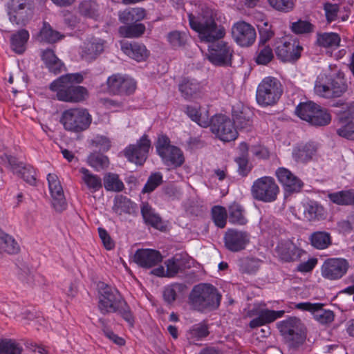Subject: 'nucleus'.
I'll use <instances>...</instances> for the list:
<instances>
[{
  "instance_id": "nucleus-13",
  "label": "nucleus",
  "mask_w": 354,
  "mask_h": 354,
  "mask_svg": "<svg viewBox=\"0 0 354 354\" xmlns=\"http://www.w3.org/2000/svg\"><path fill=\"white\" fill-rule=\"evenodd\" d=\"M302 49L296 39L285 37L277 43L275 53L282 62H293L300 57Z\"/></svg>"
},
{
  "instance_id": "nucleus-55",
  "label": "nucleus",
  "mask_w": 354,
  "mask_h": 354,
  "mask_svg": "<svg viewBox=\"0 0 354 354\" xmlns=\"http://www.w3.org/2000/svg\"><path fill=\"white\" fill-rule=\"evenodd\" d=\"M187 35L185 32L171 31L167 35V40L171 46L174 48H180L186 44Z\"/></svg>"
},
{
  "instance_id": "nucleus-42",
  "label": "nucleus",
  "mask_w": 354,
  "mask_h": 354,
  "mask_svg": "<svg viewBox=\"0 0 354 354\" xmlns=\"http://www.w3.org/2000/svg\"><path fill=\"white\" fill-rule=\"evenodd\" d=\"M79 12L81 15L97 20L100 17L99 6L92 0H84L78 6Z\"/></svg>"
},
{
  "instance_id": "nucleus-57",
  "label": "nucleus",
  "mask_w": 354,
  "mask_h": 354,
  "mask_svg": "<svg viewBox=\"0 0 354 354\" xmlns=\"http://www.w3.org/2000/svg\"><path fill=\"white\" fill-rule=\"evenodd\" d=\"M1 239L3 236H0ZM1 245V253L4 251L8 254H16L19 251V246L15 240L10 235L3 236Z\"/></svg>"
},
{
  "instance_id": "nucleus-3",
  "label": "nucleus",
  "mask_w": 354,
  "mask_h": 354,
  "mask_svg": "<svg viewBox=\"0 0 354 354\" xmlns=\"http://www.w3.org/2000/svg\"><path fill=\"white\" fill-rule=\"evenodd\" d=\"M221 295L213 285L199 283L192 288L189 295V304L198 311H211L218 308Z\"/></svg>"
},
{
  "instance_id": "nucleus-18",
  "label": "nucleus",
  "mask_w": 354,
  "mask_h": 354,
  "mask_svg": "<svg viewBox=\"0 0 354 354\" xmlns=\"http://www.w3.org/2000/svg\"><path fill=\"white\" fill-rule=\"evenodd\" d=\"M47 180L52 197V205L57 212H61L66 209L67 203L60 181L55 174H48Z\"/></svg>"
},
{
  "instance_id": "nucleus-46",
  "label": "nucleus",
  "mask_w": 354,
  "mask_h": 354,
  "mask_svg": "<svg viewBox=\"0 0 354 354\" xmlns=\"http://www.w3.org/2000/svg\"><path fill=\"white\" fill-rule=\"evenodd\" d=\"M134 207L133 203L123 195H118L114 198L113 209L115 212L130 214Z\"/></svg>"
},
{
  "instance_id": "nucleus-59",
  "label": "nucleus",
  "mask_w": 354,
  "mask_h": 354,
  "mask_svg": "<svg viewBox=\"0 0 354 354\" xmlns=\"http://www.w3.org/2000/svg\"><path fill=\"white\" fill-rule=\"evenodd\" d=\"M162 182V175L160 172L152 174L145 185L142 192L150 193L153 192Z\"/></svg>"
},
{
  "instance_id": "nucleus-12",
  "label": "nucleus",
  "mask_w": 354,
  "mask_h": 354,
  "mask_svg": "<svg viewBox=\"0 0 354 354\" xmlns=\"http://www.w3.org/2000/svg\"><path fill=\"white\" fill-rule=\"evenodd\" d=\"M151 141L147 135H143L136 144L129 145L124 150L127 159L138 165H142L147 158Z\"/></svg>"
},
{
  "instance_id": "nucleus-22",
  "label": "nucleus",
  "mask_w": 354,
  "mask_h": 354,
  "mask_svg": "<svg viewBox=\"0 0 354 354\" xmlns=\"http://www.w3.org/2000/svg\"><path fill=\"white\" fill-rule=\"evenodd\" d=\"M275 174L279 182L288 192H298L303 186L301 180L288 169L279 167L277 169Z\"/></svg>"
},
{
  "instance_id": "nucleus-24",
  "label": "nucleus",
  "mask_w": 354,
  "mask_h": 354,
  "mask_svg": "<svg viewBox=\"0 0 354 354\" xmlns=\"http://www.w3.org/2000/svg\"><path fill=\"white\" fill-rule=\"evenodd\" d=\"M134 261L142 268H149L162 261L160 252L152 249L138 250L133 257Z\"/></svg>"
},
{
  "instance_id": "nucleus-39",
  "label": "nucleus",
  "mask_w": 354,
  "mask_h": 354,
  "mask_svg": "<svg viewBox=\"0 0 354 354\" xmlns=\"http://www.w3.org/2000/svg\"><path fill=\"white\" fill-rule=\"evenodd\" d=\"M186 113L188 117L203 127H207L210 124V119L207 111L201 112L196 106H187Z\"/></svg>"
},
{
  "instance_id": "nucleus-32",
  "label": "nucleus",
  "mask_w": 354,
  "mask_h": 354,
  "mask_svg": "<svg viewBox=\"0 0 354 354\" xmlns=\"http://www.w3.org/2000/svg\"><path fill=\"white\" fill-rule=\"evenodd\" d=\"M80 173L82 174V182L92 193H95L102 187L101 178L91 173L88 169L82 167L80 169Z\"/></svg>"
},
{
  "instance_id": "nucleus-35",
  "label": "nucleus",
  "mask_w": 354,
  "mask_h": 354,
  "mask_svg": "<svg viewBox=\"0 0 354 354\" xmlns=\"http://www.w3.org/2000/svg\"><path fill=\"white\" fill-rule=\"evenodd\" d=\"M312 246L317 250H324L332 244V237L330 233L325 231H317L312 233L309 237Z\"/></svg>"
},
{
  "instance_id": "nucleus-40",
  "label": "nucleus",
  "mask_w": 354,
  "mask_h": 354,
  "mask_svg": "<svg viewBox=\"0 0 354 354\" xmlns=\"http://www.w3.org/2000/svg\"><path fill=\"white\" fill-rule=\"evenodd\" d=\"M328 198L338 205H353L354 204V190L339 191L328 194Z\"/></svg>"
},
{
  "instance_id": "nucleus-54",
  "label": "nucleus",
  "mask_w": 354,
  "mask_h": 354,
  "mask_svg": "<svg viewBox=\"0 0 354 354\" xmlns=\"http://www.w3.org/2000/svg\"><path fill=\"white\" fill-rule=\"evenodd\" d=\"M22 348L11 339H0V354H21Z\"/></svg>"
},
{
  "instance_id": "nucleus-28",
  "label": "nucleus",
  "mask_w": 354,
  "mask_h": 354,
  "mask_svg": "<svg viewBox=\"0 0 354 354\" xmlns=\"http://www.w3.org/2000/svg\"><path fill=\"white\" fill-rule=\"evenodd\" d=\"M121 49L124 54L138 62L145 60L149 55L145 46L137 42H124Z\"/></svg>"
},
{
  "instance_id": "nucleus-8",
  "label": "nucleus",
  "mask_w": 354,
  "mask_h": 354,
  "mask_svg": "<svg viewBox=\"0 0 354 354\" xmlns=\"http://www.w3.org/2000/svg\"><path fill=\"white\" fill-rule=\"evenodd\" d=\"M156 148L158 154L167 166L176 168L184 163L185 158L183 151L178 147L171 145L167 136H159Z\"/></svg>"
},
{
  "instance_id": "nucleus-29",
  "label": "nucleus",
  "mask_w": 354,
  "mask_h": 354,
  "mask_svg": "<svg viewBox=\"0 0 354 354\" xmlns=\"http://www.w3.org/2000/svg\"><path fill=\"white\" fill-rule=\"evenodd\" d=\"M353 115L344 111L339 115V122L340 127L337 130V133L343 138L351 139L354 136V122L352 120Z\"/></svg>"
},
{
  "instance_id": "nucleus-6",
  "label": "nucleus",
  "mask_w": 354,
  "mask_h": 354,
  "mask_svg": "<svg viewBox=\"0 0 354 354\" xmlns=\"http://www.w3.org/2000/svg\"><path fill=\"white\" fill-rule=\"evenodd\" d=\"M280 82L275 77H267L259 84L257 90V101L261 106L275 104L282 94Z\"/></svg>"
},
{
  "instance_id": "nucleus-21",
  "label": "nucleus",
  "mask_w": 354,
  "mask_h": 354,
  "mask_svg": "<svg viewBox=\"0 0 354 354\" xmlns=\"http://www.w3.org/2000/svg\"><path fill=\"white\" fill-rule=\"evenodd\" d=\"M284 310H272L267 308L252 309L250 311V316L256 315L257 317L252 319L249 324L251 328H255L274 322L278 318H281L284 315Z\"/></svg>"
},
{
  "instance_id": "nucleus-9",
  "label": "nucleus",
  "mask_w": 354,
  "mask_h": 354,
  "mask_svg": "<svg viewBox=\"0 0 354 354\" xmlns=\"http://www.w3.org/2000/svg\"><path fill=\"white\" fill-rule=\"evenodd\" d=\"M10 21L17 26H25L34 15V0H8Z\"/></svg>"
},
{
  "instance_id": "nucleus-47",
  "label": "nucleus",
  "mask_w": 354,
  "mask_h": 354,
  "mask_svg": "<svg viewBox=\"0 0 354 354\" xmlns=\"http://www.w3.org/2000/svg\"><path fill=\"white\" fill-rule=\"evenodd\" d=\"M239 149L241 151V154L236 159V162L239 166V173L244 176L250 171V167L248 166V145L245 142L241 143Z\"/></svg>"
},
{
  "instance_id": "nucleus-56",
  "label": "nucleus",
  "mask_w": 354,
  "mask_h": 354,
  "mask_svg": "<svg viewBox=\"0 0 354 354\" xmlns=\"http://www.w3.org/2000/svg\"><path fill=\"white\" fill-rule=\"evenodd\" d=\"M269 5L275 10L287 13L293 10L295 0H268Z\"/></svg>"
},
{
  "instance_id": "nucleus-64",
  "label": "nucleus",
  "mask_w": 354,
  "mask_h": 354,
  "mask_svg": "<svg viewBox=\"0 0 354 354\" xmlns=\"http://www.w3.org/2000/svg\"><path fill=\"white\" fill-rule=\"evenodd\" d=\"M327 21L329 22L333 21L337 17L339 11V6L337 4L326 3L324 6Z\"/></svg>"
},
{
  "instance_id": "nucleus-62",
  "label": "nucleus",
  "mask_w": 354,
  "mask_h": 354,
  "mask_svg": "<svg viewBox=\"0 0 354 354\" xmlns=\"http://www.w3.org/2000/svg\"><path fill=\"white\" fill-rule=\"evenodd\" d=\"M322 207L316 203H308L304 209V215L308 221H313L317 218V215L321 212Z\"/></svg>"
},
{
  "instance_id": "nucleus-52",
  "label": "nucleus",
  "mask_w": 354,
  "mask_h": 354,
  "mask_svg": "<svg viewBox=\"0 0 354 354\" xmlns=\"http://www.w3.org/2000/svg\"><path fill=\"white\" fill-rule=\"evenodd\" d=\"M212 217L215 225L224 228L226 225L227 213L225 207L222 206H214L212 208Z\"/></svg>"
},
{
  "instance_id": "nucleus-34",
  "label": "nucleus",
  "mask_w": 354,
  "mask_h": 354,
  "mask_svg": "<svg viewBox=\"0 0 354 354\" xmlns=\"http://www.w3.org/2000/svg\"><path fill=\"white\" fill-rule=\"evenodd\" d=\"M141 214L147 224L158 230H161L163 227V223L160 217L154 212V210L148 203H142Z\"/></svg>"
},
{
  "instance_id": "nucleus-16",
  "label": "nucleus",
  "mask_w": 354,
  "mask_h": 354,
  "mask_svg": "<svg viewBox=\"0 0 354 354\" xmlns=\"http://www.w3.org/2000/svg\"><path fill=\"white\" fill-rule=\"evenodd\" d=\"M232 35L234 40L243 47L253 44L257 37L254 28L243 21H239L233 25Z\"/></svg>"
},
{
  "instance_id": "nucleus-20",
  "label": "nucleus",
  "mask_w": 354,
  "mask_h": 354,
  "mask_svg": "<svg viewBox=\"0 0 354 354\" xmlns=\"http://www.w3.org/2000/svg\"><path fill=\"white\" fill-rule=\"evenodd\" d=\"M225 245L232 252H239L245 249L250 241V235L247 232L229 229L224 237Z\"/></svg>"
},
{
  "instance_id": "nucleus-7",
  "label": "nucleus",
  "mask_w": 354,
  "mask_h": 354,
  "mask_svg": "<svg viewBox=\"0 0 354 354\" xmlns=\"http://www.w3.org/2000/svg\"><path fill=\"white\" fill-rule=\"evenodd\" d=\"M280 189L274 179L270 176H263L257 179L251 187L252 197L263 203L275 201Z\"/></svg>"
},
{
  "instance_id": "nucleus-10",
  "label": "nucleus",
  "mask_w": 354,
  "mask_h": 354,
  "mask_svg": "<svg viewBox=\"0 0 354 354\" xmlns=\"http://www.w3.org/2000/svg\"><path fill=\"white\" fill-rule=\"evenodd\" d=\"M212 132L223 142L233 141L238 131L232 120L225 115H216L210 120Z\"/></svg>"
},
{
  "instance_id": "nucleus-11",
  "label": "nucleus",
  "mask_w": 354,
  "mask_h": 354,
  "mask_svg": "<svg viewBox=\"0 0 354 354\" xmlns=\"http://www.w3.org/2000/svg\"><path fill=\"white\" fill-rule=\"evenodd\" d=\"M125 301L117 289L106 285L100 292L98 308L104 315L116 313Z\"/></svg>"
},
{
  "instance_id": "nucleus-63",
  "label": "nucleus",
  "mask_w": 354,
  "mask_h": 354,
  "mask_svg": "<svg viewBox=\"0 0 354 354\" xmlns=\"http://www.w3.org/2000/svg\"><path fill=\"white\" fill-rule=\"evenodd\" d=\"M116 313H118L122 316V317L128 323L129 326H133L135 322L134 316L126 301Z\"/></svg>"
},
{
  "instance_id": "nucleus-48",
  "label": "nucleus",
  "mask_w": 354,
  "mask_h": 354,
  "mask_svg": "<svg viewBox=\"0 0 354 354\" xmlns=\"http://www.w3.org/2000/svg\"><path fill=\"white\" fill-rule=\"evenodd\" d=\"M145 31V26L142 24H135L129 26L120 27L119 33L121 36L128 38L138 37Z\"/></svg>"
},
{
  "instance_id": "nucleus-2",
  "label": "nucleus",
  "mask_w": 354,
  "mask_h": 354,
  "mask_svg": "<svg viewBox=\"0 0 354 354\" xmlns=\"http://www.w3.org/2000/svg\"><path fill=\"white\" fill-rule=\"evenodd\" d=\"M84 80L80 73H68L60 76L50 84V89L56 92L58 100L69 103H80L88 97L86 88L77 85Z\"/></svg>"
},
{
  "instance_id": "nucleus-27",
  "label": "nucleus",
  "mask_w": 354,
  "mask_h": 354,
  "mask_svg": "<svg viewBox=\"0 0 354 354\" xmlns=\"http://www.w3.org/2000/svg\"><path fill=\"white\" fill-rule=\"evenodd\" d=\"M317 149L318 145L314 142L302 143L293 149L292 156L296 162L306 163L313 160Z\"/></svg>"
},
{
  "instance_id": "nucleus-31",
  "label": "nucleus",
  "mask_w": 354,
  "mask_h": 354,
  "mask_svg": "<svg viewBox=\"0 0 354 354\" xmlns=\"http://www.w3.org/2000/svg\"><path fill=\"white\" fill-rule=\"evenodd\" d=\"M29 32L25 29L18 30L10 36V48L17 54H22L26 49Z\"/></svg>"
},
{
  "instance_id": "nucleus-45",
  "label": "nucleus",
  "mask_w": 354,
  "mask_h": 354,
  "mask_svg": "<svg viewBox=\"0 0 354 354\" xmlns=\"http://www.w3.org/2000/svg\"><path fill=\"white\" fill-rule=\"evenodd\" d=\"M61 37L60 33L53 30L50 25L45 21L43 23V26L37 35L39 41L47 43H55L59 41Z\"/></svg>"
},
{
  "instance_id": "nucleus-15",
  "label": "nucleus",
  "mask_w": 354,
  "mask_h": 354,
  "mask_svg": "<svg viewBox=\"0 0 354 354\" xmlns=\"http://www.w3.org/2000/svg\"><path fill=\"white\" fill-rule=\"evenodd\" d=\"M348 268V262L344 259H328L324 262L322 266V275L324 278L329 280H337L346 274Z\"/></svg>"
},
{
  "instance_id": "nucleus-50",
  "label": "nucleus",
  "mask_w": 354,
  "mask_h": 354,
  "mask_svg": "<svg viewBox=\"0 0 354 354\" xmlns=\"http://www.w3.org/2000/svg\"><path fill=\"white\" fill-rule=\"evenodd\" d=\"M330 121L331 115L329 112L320 106L313 118L310 119L309 124L315 127H323L328 125Z\"/></svg>"
},
{
  "instance_id": "nucleus-41",
  "label": "nucleus",
  "mask_w": 354,
  "mask_h": 354,
  "mask_svg": "<svg viewBox=\"0 0 354 354\" xmlns=\"http://www.w3.org/2000/svg\"><path fill=\"white\" fill-rule=\"evenodd\" d=\"M103 185L106 191L120 192L124 189V185L119 175L115 173H106L103 178Z\"/></svg>"
},
{
  "instance_id": "nucleus-51",
  "label": "nucleus",
  "mask_w": 354,
  "mask_h": 354,
  "mask_svg": "<svg viewBox=\"0 0 354 354\" xmlns=\"http://www.w3.org/2000/svg\"><path fill=\"white\" fill-rule=\"evenodd\" d=\"M274 57L272 49L269 46L259 45L255 61L258 64L266 65Z\"/></svg>"
},
{
  "instance_id": "nucleus-49",
  "label": "nucleus",
  "mask_w": 354,
  "mask_h": 354,
  "mask_svg": "<svg viewBox=\"0 0 354 354\" xmlns=\"http://www.w3.org/2000/svg\"><path fill=\"white\" fill-rule=\"evenodd\" d=\"M88 162L97 171L104 169L109 165L108 157L100 153H91L88 158Z\"/></svg>"
},
{
  "instance_id": "nucleus-60",
  "label": "nucleus",
  "mask_w": 354,
  "mask_h": 354,
  "mask_svg": "<svg viewBox=\"0 0 354 354\" xmlns=\"http://www.w3.org/2000/svg\"><path fill=\"white\" fill-rule=\"evenodd\" d=\"M291 28L294 32L304 34L313 32L314 26L307 21L299 20L292 23Z\"/></svg>"
},
{
  "instance_id": "nucleus-33",
  "label": "nucleus",
  "mask_w": 354,
  "mask_h": 354,
  "mask_svg": "<svg viewBox=\"0 0 354 354\" xmlns=\"http://www.w3.org/2000/svg\"><path fill=\"white\" fill-rule=\"evenodd\" d=\"M42 60L49 71L55 74L59 73L64 68L63 62L55 55L51 49H46L41 55Z\"/></svg>"
},
{
  "instance_id": "nucleus-4",
  "label": "nucleus",
  "mask_w": 354,
  "mask_h": 354,
  "mask_svg": "<svg viewBox=\"0 0 354 354\" xmlns=\"http://www.w3.org/2000/svg\"><path fill=\"white\" fill-rule=\"evenodd\" d=\"M348 83L344 73L339 71L333 76L324 73L317 76L314 91L316 95L324 98H335L343 95L348 90Z\"/></svg>"
},
{
  "instance_id": "nucleus-43",
  "label": "nucleus",
  "mask_w": 354,
  "mask_h": 354,
  "mask_svg": "<svg viewBox=\"0 0 354 354\" xmlns=\"http://www.w3.org/2000/svg\"><path fill=\"white\" fill-rule=\"evenodd\" d=\"M340 37L335 32L318 33L317 43L324 48H337L339 46Z\"/></svg>"
},
{
  "instance_id": "nucleus-44",
  "label": "nucleus",
  "mask_w": 354,
  "mask_h": 354,
  "mask_svg": "<svg viewBox=\"0 0 354 354\" xmlns=\"http://www.w3.org/2000/svg\"><path fill=\"white\" fill-rule=\"evenodd\" d=\"M228 213L230 223L239 225L247 223L248 220L244 214V209L241 205L236 203H232L228 207Z\"/></svg>"
},
{
  "instance_id": "nucleus-38",
  "label": "nucleus",
  "mask_w": 354,
  "mask_h": 354,
  "mask_svg": "<svg viewBox=\"0 0 354 354\" xmlns=\"http://www.w3.org/2000/svg\"><path fill=\"white\" fill-rule=\"evenodd\" d=\"M319 107V105L311 101L301 102L296 107L295 113L301 120L309 123L310 119L313 118Z\"/></svg>"
},
{
  "instance_id": "nucleus-17",
  "label": "nucleus",
  "mask_w": 354,
  "mask_h": 354,
  "mask_svg": "<svg viewBox=\"0 0 354 354\" xmlns=\"http://www.w3.org/2000/svg\"><path fill=\"white\" fill-rule=\"evenodd\" d=\"M110 93L117 95H129L134 92L136 82L131 77L120 74H113L106 81Z\"/></svg>"
},
{
  "instance_id": "nucleus-25",
  "label": "nucleus",
  "mask_w": 354,
  "mask_h": 354,
  "mask_svg": "<svg viewBox=\"0 0 354 354\" xmlns=\"http://www.w3.org/2000/svg\"><path fill=\"white\" fill-rule=\"evenodd\" d=\"M178 90L181 95L185 100H191L201 96L203 86L195 79L184 77L178 84Z\"/></svg>"
},
{
  "instance_id": "nucleus-5",
  "label": "nucleus",
  "mask_w": 354,
  "mask_h": 354,
  "mask_svg": "<svg viewBox=\"0 0 354 354\" xmlns=\"http://www.w3.org/2000/svg\"><path fill=\"white\" fill-rule=\"evenodd\" d=\"M60 122L66 131L80 133L89 128L92 116L85 108H70L62 112Z\"/></svg>"
},
{
  "instance_id": "nucleus-61",
  "label": "nucleus",
  "mask_w": 354,
  "mask_h": 354,
  "mask_svg": "<svg viewBox=\"0 0 354 354\" xmlns=\"http://www.w3.org/2000/svg\"><path fill=\"white\" fill-rule=\"evenodd\" d=\"M18 174H20L24 180L30 185H33L35 184V171L30 165H24L21 168V171Z\"/></svg>"
},
{
  "instance_id": "nucleus-58",
  "label": "nucleus",
  "mask_w": 354,
  "mask_h": 354,
  "mask_svg": "<svg viewBox=\"0 0 354 354\" xmlns=\"http://www.w3.org/2000/svg\"><path fill=\"white\" fill-rule=\"evenodd\" d=\"M167 266V275L168 277L175 276L183 266L181 257L175 256L165 262Z\"/></svg>"
},
{
  "instance_id": "nucleus-23",
  "label": "nucleus",
  "mask_w": 354,
  "mask_h": 354,
  "mask_svg": "<svg viewBox=\"0 0 354 354\" xmlns=\"http://www.w3.org/2000/svg\"><path fill=\"white\" fill-rule=\"evenodd\" d=\"M299 309L311 311L315 319L322 324L331 323L334 320V313L332 310L323 308L321 304H311L308 302L299 303L297 305Z\"/></svg>"
},
{
  "instance_id": "nucleus-1",
  "label": "nucleus",
  "mask_w": 354,
  "mask_h": 354,
  "mask_svg": "<svg viewBox=\"0 0 354 354\" xmlns=\"http://www.w3.org/2000/svg\"><path fill=\"white\" fill-rule=\"evenodd\" d=\"M215 16V10L205 3H200L195 13L188 14L191 28L198 33L202 41L213 42L224 37L225 29L217 26Z\"/></svg>"
},
{
  "instance_id": "nucleus-36",
  "label": "nucleus",
  "mask_w": 354,
  "mask_h": 354,
  "mask_svg": "<svg viewBox=\"0 0 354 354\" xmlns=\"http://www.w3.org/2000/svg\"><path fill=\"white\" fill-rule=\"evenodd\" d=\"M145 17V10L142 8H132L120 12L119 19L125 24L142 20Z\"/></svg>"
},
{
  "instance_id": "nucleus-37",
  "label": "nucleus",
  "mask_w": 354,
  "mask_h": 354,
  "mask_svg": "<svg viewBox=\"0 0 354 354\" xmlns=\"http://www.w3.org/2000/svg\"><path fill=\"white\" fill-rule=\"evenodd\" d=\"M251 111L248 108L242 107L241 111L236 110L234 107L232 109L233 122L239 129H246L251 126L252 116Z\"/></svg>"
},
{
  "instance_id": "nucleus-30",
  "label": "nucleus",
  "mask_w": 354,
  "mask_h": 354,
  "mask_svg": "<svg viewBox=\"0 0 354 354\" xmlns=\"http://www.w3.org/2000/svg\"><path fill=\"white\" fill-rule=\"evenodd\" d=\"M105 41L100 38H92L85 44L82 57L87 60L95 59L104 50Z\"/></svg>"
},
{
  "instance_id": "nucleus-19",
  "label": "nucleus",
  "mask_w": 354,
  "mask_h": 354,
  "mask_svg": "<svg viewBox=\"0 0 354 354\" xmlns=\"http://www.w3.org/2000/svg\"><path fill=\"white\" fill-rule=\"evenodd\" d=\"M275 252L279 258L285 262L298 261L306 254L304 250L290 240L280 241L275 248Z\"/></svg>"
},
{
  "instance_id": "nucleus-26",
  "label": "nucleus",
  "mask_w": 354,
  "mask_h": 354,
  "mask_svg": "<svg viewBox=\"0 0 354 354\" xmlns=\"http://www.w3.org/2000/svg\"><path fill=\"white\" fill-rule=\"evenodd\" d=\"M277 327L281 335L290 340H295L301 333V321L296 317H290L279 322Z\"/></svg>"
},
{
  "instance_id": "nucleus-14",
  "label": "nucleus",
  "mask_w": 354,
  "mask_h": 354,
  "mask_svg": "<svg viewBox=\"0 0 354 354\" xmlns=\"http://www.w3.org/2000/svg\"><path fill=\"white\" fill-rule=\"evenodd\" d=\"M208 59L216 66H227L231 64L233 50L227 43L219 41L212 42Z\"/></svg>"
},
{
  "instance_id": "nucleus-53",
  "label": "nucleus",
  "mask_w": 354,
  "mask_h": 354,
  "mask_svg": "<svg viewBox=\"0 0 354 354\" xmlns=\"http://www.w3.org/2000/svg\"><path fill=\"white\" fill-rule=\"evenodd\" d=\"M208 334V328L205 325L197 324L189 329L187 333V337L190 342H194L205 337Z\"/></svg>"
}]
</instances>
